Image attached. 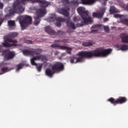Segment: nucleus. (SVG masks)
<instances>
[{"instance_id": "f257e3e1", "label": "nucleus", "mask_w": 128, "mask_h": 128, "mask_svg": "<svg viewBox=\"0 0 128 128\" xmlns=\"http://www.w3.org/2000/svg\"><path fill=\"white\" fill-rule=\"evenodd\" d=\"M112 50L110 48L104 49L103 48H97L92 51H81L77 54L76 56H80L76 58V62H82L84 58H106L112 54Z\"/></svg>"}, {"instance_id": "f03ea898", "label": "nucleus", "mask_w": 128, "mask_h": 128, "mask_svg": "<svg viewBox=\"0 0 128 128\" xmlns=\"http://www.w3.org/2000/svg\"><path fill=\"white\" fill-rule=\"evenodd\" d=\"M26 2H38L40 6L42 8H40L37 10V16L34 17V26H38L40 22V18H42L46 14V8H48L50 6V2H46V0H20V4H24Z\"/></svg>"}, {"instance_id": "7ed1b4c3", "label": "nucleus", "mask_w": 128, "mask_h": 128, "mask_svg": "<svg viewBox=\"0 0 128 128\" xmlns=\"http://www.w3.org/2000/svg\"><path fill=\"white\" fill-rule=\"evenodd\" d=\"M58 12L68 18L66 19V18H62V17H57L56 22V26H57L58 28H60V26H62V22H66L67 26H68L69 28L73 30L76 28V26L74 25V23L73 22H70V13L68 10L66 8H61L58 10Z\"/></svg>"}, {"instance_id": "20e7f679", "label": "nucleus", "mask_w": 128, "mask_h": 128, "mask_svg": "<svg viewBox=\"0 0 128 128\" xmlns=\"http://www.w3.org/2000/svg\"><path fill=\"white\" fill-rule=\"evenodd\" d=\"M52 70L48 68L46 70V74L50 78H52L54 74H58L64 70V65L60 62H56L52 66Z\"/></svg>"}, {"instance_id": "39448f33", "label": "nucleus", "mask_w": 128, "mask_h": 128, "mask_svg": "<svg viewBox=\"0 0 128 128\" xmlns=\"http://www.w3.org/2000/svg\"><path fill=\"white\" fill-rule=\"evenodd\" d=\"M24 12V8L22 6L20 2H16L13 4V8L9 10V14L6 15V18H10L14 16V14H22Z\"/></svg>"}, {"instance_id": "423d86ee", "label": "nucleus", "mask_w": 128, "mask_h": 128, "mask_svg": "<svg viewBox=\"0 0 128 128\" xmlns=\"http://www.w3.org/2000/svg\"><path fill=\"white\" fill-rule=\"evenodd\" d=\"M77 12H78L82 19L85 24L92 22V17L88 16V12L86 10V8L84 7H79L77 8Z\"/></svg>"}, {"instance_id": "0eeeda50", "label": "nucleus", "mask_w": 128, "mask_h": 128, "mask_svg": "<svg viewBox=\"0 0 128 128\" xmlns=\"http://www.w3.org/2000/svg\"><path fill=\"white\" fill-rule=\"evenodd\" d=\"M18 18L22 30H26L28 26L32 24V18L30 16L25 15L24 16H20Z\"/></svg>"}, {"instance_id": "6e6552de", "label": "nucleus", "mask_w": 128, "mask_h": 128, "mask_svg": "<svg viewBox=\"0 0 128 128\" xmlns=\"http://www.w3.org/2000/svg\"><path fill=\"white\" fill-rule=\"evenodd\" d=\"M46 57L44 55L40 54L36 56H34L30 59V62L32 66H35L38 72H42V64H40L38 65V64L36 62V60H46Z\"/></svg>"}, {"instance_id": "1a4fd4ad", "label": "nucleus", "mask_w": 128, "mask_h": 128, "mask_svg": "<svg viewBox=\"0 0 128 128\" xmlns=\"http://www.w3.org/2000/svg\"><path fill=\"white\" fill-rule=\"evenodd\" d=\"M108 102H109L114 106H116V104H122L128 102V98L124 96H120L117 99L115 100L113 98H108Z\"/></svg>"}, {"instance_id": "9d476101", "label": "nucleus", "mask_w": 128, "mask_h": 128, "mask_svg": "<svg viewBox=\"0 0 128 128\" xmlns=\"http://www.w3.org/2000/svg\"><path fill=\"white\" fill-rule=\"evenodd\" d=\"M44 30L46 32H48V34H50V36H57L64 34V32L60 30H58V32H56L54 30H52V27L50 26L45 27Z\"/></svg>"}, {"instance_id": "9b49d317", "label": "nucleus", "mask_w": 128, "mask_h": 128, "mask_svg": "<svg viewBox=\"0 0 128 128\" xmlns=\"http://www.w3.org/2000/svg\"><path fill=\"white\" fill-rule=\"evenodd\" d=\"M2 55L4 56V58L6 60H12L16 56V54L12 52H10L8 50H6L3 52Z\"/></svg>"}, {"instance_id": "f8f14e48", "label": "nucleus", "mask_w": 128, "mask_h": 128, "mask_svg": "<svg viewBox=\"0 0 128 128\" xmlns=\"http://www.w3.org/2000/svg\"><path fill=\"white\" fill-rule=\"evenodd\" d=\"M96 0H80V2L82 4H88L89 6H92V4H94L96 2ZM108 0H100V2L103 6H106Z\"/></svg>"}, {"instance_id": "ddd939ff", "label": "nucleus", "mask_w": 128, "mask_h": 128, "mask_svg": "<svg viewBox=\"0 0 128 128\" xmlns=\"http://www.w3.org/2000/svg\"><path fill=\"white\" fill-rule=\"evenodd\" d=\"M106 8H101L100 10L98 12H94L92 13L93 18H102V16H104V14L106 12Z\"/></svg>"}, {"instance_id": "4468645a", "label": "nucleus", "mask_w": 128, "mask_h": 128, "mask_svg": "<svg viewBox=\"0 0 128 128\" xmlns=\"http://www.w3.org/2000/svg\"><path fill=\"white\" fill-rule=\"evenodd\" d=\"M128 16L126 15H122L117 14L115 15V18H120L122 24H126L128 26V18H126Z\"/></svg>"}, {"instance_id": "2eb2a0df", "label": "nucleus", "mask_w": 128, "mask_h": 128, "mask_svg": "<svg viewBox=\"0 0 128 128\" xmlns=\"http://www.w3.org/2000/svg\"><path fill=\"white\" fill-rule=\"evenodd\" d=\"M104 28L105 32H107L108 34L110 32V28L108 26H104L100 24H96L92 26V28Z\"/></svg>"}, {"instance_id": "dca6fc26", "label": "nucleus", "mask_w": 128, "mask_h": 128, "mask_svg": "<svg viewBox=\"0 0 128 128\" xmlns=\"http://www.w3.org/2000/svg\"><path fill=\"white\" fill-rule=\"evenodd\" d=\"M4 42H2V45L4 48H12V45L10 42V41L8 40H10V38L8 37H4Z\"/></svg>"}, {"instance_id": "f3484780", "label": "nucleus", "mask_w": 128, "mask_h": 128, "mask_svg": "<svg viewBox=\"0 0 128 128\" xmlns=\"http://www.w3.org/2000/svg\"><path fill=\"white\" fill-rule=\"evenodd\" d=\"M122 42L124 44H128V34L122 33L120 34Z\"/></svg>"}, {"instance_id": "a211bd4d", "label": "nucleus", "mask_w": 128, "mask_h": 128, "mask_svg": "<svg viewBox=\"0 0 128 128\" xmlns=\"http://www.w3.org/2000/svg\"><path fill=\"white\" fill-rule=\"evenodd\" d=\"M8 24L10 30H14V28H16V22L10 20H8Z\"/></svg>"}, {"instance_id": "6ab92c4d", "label": "nucleus", "mask_w": 128, "mask_h": 128, "mask_svg": "<svg viewBox=\"0 0 128 128\" xmlns=\"http://www.w3.org/2000/svg\"><path fill=\"white\" fill-rule=\"evenodd\" d=\"M22 52L24 54V56H33L32 50H28V49H26L22 50Z\"/></svg>"}, {"instance_id": "aec40b11", "label": "nucleus", "mask_w": 128, "mask_h": 128, "mask_svg": "<svg viewBox=\"0 0 128 128\" xmlns=\"http://www.w3.org/2000/svg\"><path fill=\"white\" fill-rule=\"evenodd\" d=\"M32 54L33 56H38V54H42V50L40 48H37V49H32Z\"/></svg>"}, {"instance_id": "412c9836", "label": "nucleus", "mask_w": 128, "mask_h": 128, "mask_svg": "<svg viewBox=\"0 0 128 128\" xmlns=\"http://www.w3.org/2000/svg\"><path fill=\"white\" fill-rule=\"evenodd\" d=\"M8 41L10 42H12V44H10L11 48L12 46H18V40H12L9 38V40H8Z\"/></svg>"}, {"instance_id": "4be33fe9", "label": "nucleus", "mask_w": 128, "mask_h": 128, "mask_svg": "<svg viewBox=\"0 0 128 128\" xmlns=\"http://www.w3.org/2000/svg\"><path fill=\"white\" fill-rule=\"evenodd\" d=\"M118 48L120 50H128V45L122 44L117 46Z\"/></svg>"}, {"instance_id": "5701e85b", "label": "nucleus", "mask_w": 128, "mask_h": 128, "mask_svg": "<svg viewBox=\"0 0 128 128\" xmlns=\"http://www.w3.org/2000/svg\"><path fill=\"white\" fill-rule=\"evenodd\" d=\"M110 12L111 14H116L118 12H120V11L114 6H112L110 8Z\"/></svg>"}, {"instance_id": "b1692460", "label": "nucleus", "mask_w": 128, "mask_h": 128, "mask_svg": "<svg viewBox=\"0 0 128 128\" xmlns=\"http://www.w3.org/2000/svg\"><path fill=\"white\" fill-rule=\"evenodd\" d=\"M18 36V32H13L10 33L7 38H16Z\"/></svg>"}, {"instance_id": "393cba45", "label": "nucleus", "mask_w": 128, "mask_h": 128, "mask_svg": "<svg viewBox=\"0 0 128 128\" xmlns=\"http://www.w3.org/2000/svg\"><path fill=\"white\" fill-rule=\"evenodd\" d=\"M56 18H56V16H52V17H50L47 19V22H54V20H56Z\"/></svg>"}, {"instance_id": "a878e982", "label": "nucleus", "mask_w": 128, "mask_h": 128, "mask_svg": "<svg viewBox=\"0 0 128 128\" xmlns=\"http://www.w3.org/2000/svg\"><path fill=\"white\" fill-rule=\"evenodd\" d=\"M70 4L72 6H78V4H80V2H78V0H72L70 2Z\"/></svg>"}, {"instance_id": "bb28decb", "label": "nucleus", "mask_w": 128, "mask_h": 128, "mask_svg": "<svg viewBox=\"0 0 128 128\" xmlns=\"http://www.w3.org/2000/svg\"><path fill=\"white\" fill-rule=\"evenodd\" d=\"M91 28H92V30L90 32V34H94V33L98 34V28H92V26Z\"/></svg>"}, {"instance_id": "cd10ccee", "label": "nucleus", "mask_w": 128, "mask_h": 128, "mask_svg": "<svg viewBox=\"0 0 128 128\" xmlns=\"http://www.w3.org/2000/svg\"><path fill=\"white\" fill-rule=\"evenodd\" d=\"M70 62H71V64H76V56L70 57Z\"/></svg>"}, {"instance_id": "c85d7f7f", "label": "nucleus", "mask_w": 128, "mask_h": 128, "mask_svg": "<svg viewBox=\"0 0 128 128\" xmlns=\"http://www.w3.org/2000/svg\"><path fill=\"white\" fill-rule=\"evenodd\" d=\"M82 46H92V43L90 42H84L82 43Z\"/></svg>"}, {"instance_id": "c756f323", "label": "nucleus", "mask_w": 128, "mask_h": 128, "mask_svg": "<svg viewBox=\"0 0 128 128\" xmlns=\"http://www.w3.org/2000/svg\"><path fill=\"white\" fill-rule=\"evenodd\" d=\"M1 72H2L3 74H6V72H10V70H8V67H3L1 68Z\"/></svg>"}, {"instance_id": "7c9ffc66", "label": "nucleus", "mask_w": 128, "mask_h": 128, "mask_svg": "<svg viewBox=\"0 0 128 128\" xmlns=\"http://www.w3.org/2000/svg\"><path fill=\"white\" fill-rule=\"evenodd\" d=\"M84 24H86V23H85V22H84V21L82 22V23H81V24L77 23V24H76V26L77 28H80L81 26H84Z\"/></svg>"}, {"instance_id": "2f4dec72", "label": "nucleus", "mask_w": 128, "mask_h": 128, "mask_svg": "<svg viewBox=\"0 0 128 128\" xmlns=\"http://www.w3.org/2000/svg\"><path fill=\"white\" fill-rule=\"evenodd\" d=\"M22 66H24V64H19L16 66V72L18 70H21V68H22Z\"/></svg>"}, {"instance_id": "473e14b6", "label": "nucleus", "mask_w": 128, "mask_h": 128, "mask_svg": "<svg viewBox=\"0 0 128 128\" xmlns=\"http://www.w3.org/2000/svg\"><path fill=\"white\" fill-rule=\"evenodd\" d=\"M58 48H59V50H66V48H68V46L59 45Z\"/></svg>"}, {"instance_id": "72a5a7b5", "label": "nucleus", "mask_w": 128, "mask_h": 128, "mask_svg": "<svg viewBox=\"0 0 128 128\" xmlns=\"http://www.w3.org/2000/svg\"><path fill=\"white\" fill-rule=\"evenodd\" d=\"M80 20V18L78 16H74L73 18V20L74 22H78Z\"/></svg>"}, {"instance_id": "f704fd0d", "label": "nucleus", "mask_w": 128, "mask_h": 128, "mask_svg": "<svg viewBox=\"0 0 128 128\" xmlns=\"http://www.w3.org/2000/svg\"><path fill=\"white\" fill-rule=\"evenodd\" d=\"M50 46L52 48H58L59 44H52Z\"/></svg>"}, {"instance_id": "c9c22d12", "label": "nucleus", "mask_w": 128, "mask_h": 128, "mask_svg": "<svg viewBox=\"0 0 128 128\" xmlns=\"http://www.w3.org/2000/svg\"><path fill=\"white\" fill-rule=\"evenodd\" d=\"M62 2L63 4H70L69 0H62Z\"/></svg>"}, {"instance_id": "e433bc0d", "label": "nucleus", "mask_w": 128, "mask_h": 128, "mask_svg": "<svg viewBox=\"0 0 128 128\" xmlns=\"http://www.w3.org/2000/svg\"><path fill=\"white\" fill-rule=\"evenodd\" d=\"M66 50L67 54H72V48L68 47V48H66Z\"/></svg>"}, {"instance_id": "4c0bfd02", "label": "nucleus", "mask_w": 128, "mask_h": 128, "mask_svg": "<svg viewBox=\"0 0 128 128\" xmlns=\"http://www.w3.org/2000/svg\"><path fill=\"white\" fill-rule=\"evenodd\" d=\"M26 44H32V41L30 40H26L25 41Z\"/></svg>"}, {"instance_id": "58836bf2", "label": "nucleus", "mask_w": 128, "mask_h": 128, "mask_svg": "<svg viewBox=\"0 0 128 128\" xmlns=\"http://www.w3.org/2000/svg\"><path fill=\"white\" fill-rule=\"evenodd\" d=\"M4 18H0V26L2 24V22H4Z\"/></svg>"}, {"instance_id": "ea45409f", "label": "nucleus", "mask_w": 128, "mask_h": 128, "mask_svg": "<svg viewBox=\"0 0 128 128\" xmlns=\"http://www.w3.org/2000/svg\"><path fill=\"white\" fill-rule=\"evenodd\" d=\"M68 42V40L66 39H64L63 40H62V42Z\"/></svg>"}, {"instance_id": "a19ab883", "label": "nucleus", "mask_w": 128, "mask_h": 128, "mask_svg": "<svg viewBox=\"0 0 128 128\" xmlns=\"http://www.w3.org/2000/svg\"><path fill=\"white\" fill-rule=\"evenodd\" d=\"M6 64V63L2 62L0 64V66H4Z\"/></svg>"}, {"instance_id": "79ce46f5", "label": "nucleus", "mask_w": 128, "mask_h": 128, "mask_svg": "<svg viewBox=\"0 0 128 128\" xmlns=\"http://www.w3.org/2000/svg\"><path fill=\"white\" fill-rule=\"evenodd\" d=\"M4 8V4L0 2V8L2 9Z\"/></svg>"}, {"instance_id": "37998d69", "label": "nucleus", "mask_w": 128, "mask_h": 128, "mask_svg": "<svg viewBox=\"0 0 128 128\" xmlns=\"http://www.w3.org/2000/svg\"><path fill=\"white\" fill-rule=\"evenodd\" d=\"M54 42H62V40H55Z\"/></svg>"}, {"instance_id": "c03bdc74", "label": "nucleus", "mask_w": 128, "mask_h": 128, "mask_svg": "<svg viewBox=\"0 0 128 128\" xmlns=\"http://www.w3.org/2000/svg\"><path fill=\"white\" fill-rule=\"evenodd\" d=\"M108 18H104V22H108Z\"/></svg>"}, {"instance_id": "a18cd8bd", "label": "nucleus", "mask_w": 128, "mask_h": 128, "mask_svg": "<svg viewBox=\"0 0 128 128\" xmlns=\"http://www.w3.org/2000/svg\"><path fill=\"white\" fill-rule=\"evenodd\" d=\"M58 54H59V52H54V55L55 56H58Z\"/></svg>"}, {"instance_id": "49530a36", "label": "nucleus", "mask_w": 128, "mask_h": 128, "mask_svg": "<svg viewBox=\"0 0 128 128\" xmlns=\"http://www.w3.org/2000/svg\"><path fill=\"white\" fill-rule=\"evenodd\" d=\"M68 32H74V31H72L70 30H68Z\"/></svg>"}, {"instance_id": "de8ad7c7", "label": "nucleus", "mask_w": 128, "mask_h": 128, "mask_svg": "<svg viewBox=\"0 0 128 128\" xmlns=\"http://www.w3.org/2000/svg\"><path fill=\"white\" fill-rule=\"evenodd\" d=\"M126 8H127V10H128V4H127V6H126Z\"/></svg>"}, {"instance_id": "09e8293b", "label": "nucleus", "mask_w": 128, "mask_h": 128, "mask_svg": "<svg viewBox=\"0 0 128 128\" xmlns=\"http://www.w3.org/2000/svg\"><path fill=\"white\" fill-rule=\"evenodd\" d=\"M0 74H2L0 73Z\"/></svg>"}]
</instances>
